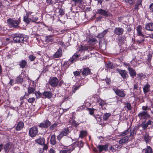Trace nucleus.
I'll return each mask as SVG.
<instances>
[{
    "instance_id": "nucleus-1",
    "label": "nucleus",
    "mask_w": 153,
    "mask_h": 153,
    "mask_svg": "<svg viewBox=\"0 0 153 153\" xmlns=\"http://www.w3.org/2000/svg\"><path fill=\"white\" fill-rule=\"evenodd\" d=\"M8 25L10 27H14L18 28L19 27V24L21 22L20 18H19L17 20L9 19L7 21Z\"/></svg>"
},
{
    "instance_id": "nucleus-2",
    "label": "nucleus",
    "mask_w": 153,
    "mask_h": 153,
    "mask_svg": "<svg viewBox=\"0 0 153 153\" xmlns=\"http://www.w3.org/2000/svg\"><path fill=\"white\" fill-rule=\"evenodd\" d=\"M136 128L134 127L133 128L131 129H130L128 128L127 130H126L123 132L121 133L120 135L121 136H124L127 134L130 131V134L129 137H131L132 138H134V137H133L136 134Z\"/></svg>"
},
{
    "instance_id": "nucleus-3",
    "label": "nucleus",
    "mask_w": 153,
    "mask_h": 153,
    "mask_svg": "<svg viewBox=\"0 0 153 153\" xmlns=\"http://www.w3.org/2000/svg\"><path fill=\"white\" fill-rule=\"evenodd\" d=\"M48 82L51 86L55 87L57 86L59 80L56 77H54L50 79Z\"/></svg>"
},
{
    "instance_id": "nucleus-4",
    "label": "nucleus",
    "mask_w": 153,
    "mask_h": 153,
    "mask_svg": "<svg viewBox=\"0 0 153 153\" xmlns=\"http://www.w3.org/2000/svg\"><path fill=\"white\" fill-rule=\"evenodd\" d=\"M38 131V128L37 127H33L30 129L29 134L31 137H34L37 135Z\"/></svg>"
},
{
    "instance_id": "nucleus-5",
    "label": "nucleus",
    "mask_w": 153,
    "mask_h": 153,
    "mask_svg": "<svg viewBox=\"0 0 153 153\" xmlns=\"http://www.w3.org/2000/svg\"><path fill=\"white\" fill-rule=\"evenodd\" d=\"M97 13L100 14L105 17H107L108 16H111V14L109 13L108 11L102 9H99L97 10Z\"/></svg>"
},
{
    "instance_id": "nucleus-6",
    "label": "nucleus",
    "mask_w": 153,
    "mask_h": 153,
    "mask_svg": "<svg viewBox=\"0 0 153 153\" xmlns=\"http://www.w3.org/2000/svg\"><path fill=\"white\" fill-rule=\"evenodd\" d=\"M138 116L140 119H146L150 115L147 111H143L138 114Z\"/></svg>"
},
{
    "instance_id": "nucleus-7",
    "label": "nucleus",
    "mask_w": 153,
    "mask_h": 153,
    "mask_svg": "<svg viewBox=\"0 0 153 153\" xmlns=\"http://www.w3.org/2000/svg\"><path fill=\"white\" fill-rule=\"evenodd\" d=\"M69 132V130L68 128L65 129L57 136V138L58 140H59L63 136L67 135Z\"/></svg>"
},
{
    "instance_id": "nucleus-8",
    "label": "nucleus",
    "mask_w": 153,
    "mask_h": 153,
    "mask_svg": "<svg viewBox=\"0 0 153 153\" xmlns=\"http://www.w3.org/2000/svg\"><path fill=\"white\" fill-rule=\"evenodd\" d=\"M113 90L114 91L116 94L119 97H124L125 95L124 92L123 91L120 90L119 89L114 88Z\"/></svg>"
},
{
    "instance_id": "nucleus-9",
    "label": "nucleus",
    "mask_w": 153,
    "mask_h": 153,
    "mask_svg": "<svg viewBox=\"0 0 153 153\" xmlns=\"http://www.w3.org/2000/svg\"><path fill=\"white\" fill-rule=\"evenodd\" d=\"M51 123L48 120L43 121L39 126L40 128H47L49 127L51 125Z\"/></svg>"
},
{
    "instance_id": "nucleus-10",
    "label": "nucleus",
    "mask_w": 153,
    "mask_h": 153,
    "mask_svg": "<svg viewBox=\"0 0 153 153\" xmlns=\"http://www.w3.org/2000/svg\"><path fill=\"white\" fill-rule=\"evenodd\" d=\"M117 71L120 74L123 79H124L128 77L127 72L125 70L117 69Z\"/></svg>"
},
{
    "instance_id": "nucleus-11",
    "label": "nucleus",
    "mask_w": 153,
    "mask_h": 153,
    "mask_svg": "<svg viewBox=\"0 0 153 153\" xmlns=\"http://www.w3.org/2000/svg\"><path fill=\"white\" fill-rule=\"evenodd\" d=\"M83 76H86L91 74V70L88 68H84L82 71L80 70Z\"/></svg>"
},
{
    "instance_id": "nucleus-12",
    "label": "nucleus",
    "mask_w": 153,
    "mask_h": 153,
    "mask_svg": "<svg viewBox=\"0 0 153 153\" xmlns=\"http://www.w3.org/2000/svg\"><path fill=\"white\" fill-rule=\"evenodd\" d=\"M15 42L23 43L24 38L21 35L15 36L13 39Z\"/></svg>"
},
{
    "instance_id": "nucleus-13",
    "label": "nucleus",
    "mask_w": 153,
    "mask_h": 153,
    "mask_svg": "<svg viewBox=\"0 0 153 153\" xmlns=\"http://www.w3.org/2000/svg\"><path fill=\"white\" fill-rule=\"evenodd\" d=\"M32 12H30V16L31 19V21L32 22L37 24L39 23V22H37L38 19V17L33 15Z\"/></svg>"
},
{
    "instance_id": "nucleus-14",
    "label": "nucleus",
    "mask_w": 153,
    "mask_h": 153,
    "mask_svg": "<svg viewBox=\"0 0 153 153\" xmlns=\"http://www.w3.org/2000/svg\"><path fill=\"white\" fill-rule=\"evenodd\" d=\"M124 31L123 29L121 27H116L114 30V33L118 35L122 34Z\"/></svg>"
},
{
    "instance_id": "nucleus-15",
    "label": "nucleus",
    "mask_w": 153,
    "mask_h": 153,
    "mask_svg": "<svg viewBox=\"0 0 153 153\" xmlns=\"http://www.w3.org/2000/svg\"><path fill=\"white\" fill-rule=\"evenodd\" d=\"M75 147L74 145L71 146L69 148L67 149L66 150L60 151L59 152V153H70L74 149Z\"/></svg>"
},
{
    "instance_id": "nucleus-16",
    "label": "nucleus",
    "mask_w": 153,
    "mask_h": 153,
    "mask_svg": "<svg viewBox=\"0 0 153 153\" xmlns=\"http://www.w3.org/2000/svg\"><path fill=\"white\" fill-rule=\"evenodd\" d=\"M128 139L129 136H125L119 140V143L121 145H122L123 144L127 143Z\"/></svg>"
},
{
    "instance_id": "nucleus-17",
    "label": "nucleus",
    "mask_w": 153,
    "mask_h": 153,
    "mask_svg": "<svg viewBox=\"0 0 153 153\" xmlns=\"http://www.w3.org/2000/svg\"><path fill=\"white\" fill-rule=\"evenodd\" d=\"M142 29V26L141 25H139L136 27V30L137 32L138 36H142L143 37H146V36L143 34L141 30Z\"/></svg>"
},
{
    "instance_id": "nucleus-18",
    "label": "nucleus",
    "mask_w": 153,
    "mask_h": 153,
    "mask_svg": "<svg viewBox=\"0 0 153 153\" xmlns=\"http://www.w3.org/2000/svg\"><path fill=\"white\" fill-rule=\"evenodd\" d=\"M30 16V12L27 13L26 15L24 17V21L27 24L29 23L31 21V19Z\"/></svg>"
},
{
    "instance_id": "nucleus-19",
    "label": "nucleus",
    "mask_w": 153,
    "mask_h": 153,
    "mask_svg": "<svg viewBox=\"0 0 153 153\" xmlns=\"http://www.w3.org/2000/svg\"><path fill=\"white\" fill-rule=\"evenodd\" d=\"M62 55V49L59 48L58 50L53 55L54 58H58L60 57Z\"/></svg>"
},
{
    "instance_id": "nucleus-20",
    "label": "nucleus",
    "mask_w": 153,
    "mask_h": 153,
    "mask_svg": "<svg viewBox=\"0 0 153 153\" xmlns=\"http://www.w3.org/2000/svg\"><path fill=\"white\" fill-rule=\"evenodd\" d=\"M128 70L129 71V74L130 76L132 78L135 76L136 74V73L134 70L130 67L128 68Z\"/></svg>"
},
{
    "instance_id": "nucleus-21",
    "label": "nucleus",
    "mask_w": 153,
    "mask_h": 153,
    "mask_svg": "<svg viewBox=\"0 0 153 153\" xmlns=\"http://www.w3.org/2000/svg\"><path fill=\"white\" fill-rule=\"evenodd\" d=\"M145 29L147 30L153 31V23H148L146 25Z\"/></svg>"
},
{
    "instance_id": "nucleus-22",
    "label": "nucleus",
    "mask_w": 153,
    "mask_h": 153,
    "mask_svg": "<svg viewBox=\"0 0 153 153\" xmlns=\"http://www.w3.org/2000/svg\"><path fill=\"white\" fill-rule=\"evenodd\" d=\"M96 100H94V102L98 103L101 106H104L105 104V102L103 100H101L100 98H98L96 99Z\"/></svg>"
},
{
    "instance_id": "nucleus-23",
    "label": "nucleus",
    "mask_w": 153,
    "mask_h": 153,
    "mask_svg": "<svg viewBox=\"0 0 153 153\" xmlns=\"http://www.w3.org/2000/svg\"><path fill=\"white\" fill-rule=\"evenodd\" d=\"M100 152H101L103 151H106L108 149V146L107 145H99L97 146Z\"/></svg>"
},
{
    "instance_id": "nucleus-24",
    "label": "nucleus",
    "mask_w": 153,
    "mask_h": 153,
    "mask_svg": "<svg viewBox=\"0 0 153 153\" xmlns=\"http://www.w3.org/2000/svg\"><path fill=\"white\" fill-rule=\"evenodd\" d=\"M24 123L21 121L19 122L17 124L16 127V129L17 131H19L22 128L24 127Z\"/></svg>"
},
{
    "instance_id": "nucleus-25",
    "label": "nucleus",
    "mask_w": 153,
    "mask_h": 153,
    "mask_svg": "<svg viewBox=\"0 0 153 153\" xmlns=\"http://www.w3.org/2000/svg\"><path fill=\"white\" fill-rule=\"evenodd\" d=\"M35 141L39 144L43 145L45 143V139L44 137H40L36 140Z\"/></svg>"
},
{
    "instance_id": "nucleus-26",
    "label": "nucleus",
    "mask_w": 153,
    "mask_h": 153,
    "mask_svg": "<svg viewBox=\"0 0 153 153\" xmlns=\"http://www.w3.org/2000/svg\"><path fill=\"white\" fill-rule=\"evenodd\" d=\"M12 144L8 143H7L4 146V151L5 152L7 153L9 151V149L12 147Z\"/></svg>"
},
{
    "instance_id": "nucleus-27",
    "label": "nucleus",
    "mask_w": 153,
    "mask_h": 153,
    "mask_svg": "<svg viewBox=\"0 0 153 153\" xmlns=\"http://www.w3.org/2000/svg\"><path fill=\"white\" fill-rule=\"evenodd\" d=\"M150 85L148 84H146L143 88L144 93L146 94L147 93L150 91Z\"/></svg>"
},
{
    "instance_id": "nucleus-28",
    "label": "nucleus",
    "mask_w": 153,
    "mask_h": 153,
    "mask_svg": "<svg viewBox=\"0 0 153 153\" xmlns=\"http://www.w3.org/2000/svg\"><path fill=\"white\" fill-rule=\"evenodd\" d=\"M43 95L46 98L49 99L52 97V93L50 91H45L43 93Z\"/></svg>"
},
{
    "instance_id": "nucleus-29",
    "label": "nucleus",
    "mask_w": 153,
    "mask_h": 153,
    "mask_svg": "<svg viewBox=\"0 0 153 153\" xmlns=\"http://www.w3.org/2000/svg\"><path fill=\"white\" fill-rule=\"evenodd\" d=\"M53 37L50 36H46L45 38V41L46 42H52L53 41Z\"/></svg>"
},
{
    "instance_id": "nucleus-30",
    "label": "nucleus",
    "mask_w": 153,
    "mask_h": 153,
    "mask_svg": "<svg viewBox=\"0 0 153 153\" xmlns=\"http://www.w3.org/2000/svg\"><path fill=\"white\" fill-rule=\"evenodd\" d=\"M121 146H119L117 145H114L112 146H111L110 147V149L111 150H112L113 151H118L119 150L120 148H121Z\"/></svg>"
},
{
    "instance_id": "nucleus-31",
    "label": "nucleus",
    "mask_w": 153,
    "mask_h": 153,
    "mask_svg": "<svg viewBox=\"0 0 153 153\" xmlns=\"http://www.w3.org/2000/svg\"><path fill=\"white\" fill-rule=\"evenodd\" d=\"M145 153H152L153 152L152 148L149 146H147V148L143 150Z\"/></svg>"
},
{
    "instance_id": "nucleus-32",
    "label": "nucleus",
    "mask_w": 153,
    "mask_h": 153,
    "mask_svg": "<svg viewBox=\"0 0 153 153\" xmlns=\"http://www.w3.org/2000/svg\"><path fill=\"white\" fill-rule=\"evenodd\" d=\"M108 31V29L105 30L99 34L97 37L99 38H101L106 34Z\"/></svg>"
},
{
    "instance_id": "nucleus-33",
    "label": "nucleus",
    "mask_w": 153,
    "mask_h": 153,
    "mask_svg": "<svg viewBox=\"0 0 153 153\" xmlns=\"http://www.w3.org/2000/svg\"><path fill=\"white\" fill-rule=\"evenodd\" d=\"M24 76H22V75H20L18 76L16 79V82L17 83H21L23 81Z\"/></svg>"
},
{
    "instance_id": "nucleus-34",
    "label": "nucleus",
    "mask_w": 153,
    "mask_h": 153,
    "mask_svg": "<svg viewBox=\"0 0 153 153\" xmlns=\"http://www.w3.org/2000/svg\"><path fill=\"white\" fill-rule=\"evenodd\" d=\"M84 143L82 141H79L78 142H76L74 143L72 146L74 145L75 148L76 147V145H77L79 148H82L83 147Z\"/></svg>"
},
{
    "instance_id": "nucleus-35",
    "label": "nucleus",
    "mask_w": 153,
    "mask_h": 153,
    "mask_svg": "<svg viewBox=\"0 0 153 153\" xmlns=\"http://www.w3.org/2000/svg\"><path fill=\"white\" fill-rule=\"evenodd\" d=\"M51 143L53 145H54L56 143V141L55 139V135H53L51 136Z\"/></svg>"
},
{
    "instance_id": "nucleus-36",
    "label": "nucleus",
    "mask_w": 153,
    "mask_h": 153,
    "mask_svg": "<svg viewBox=\"0 0 153 153\" xmlns=\"http://www.w3.org/2000/svg\"><path fill=\"white\" fill-rule=\"evenodd\" d=\"M79 55L76 53H75L73 55L71 58L70 59L71 62H73L74 61H76V59L79 57Z\"/></svg>"
},
{
    "instance_id": "nucleus-37",
    "label": "nucleus",
    "mask_w": 153,
    "mask_h": 153,
    "mask_svg": "<svg viewBox=\"0 0 153 153\" xmlns=\"http://www.w3.org/2000/svg\"><path fill=\"white\" fill-rule=\"evenodd\" d=\"M27 64V62L25 60H22L19 62V65L22 68H24Z\"/></svg>"
},
{
    "instance_id": "nucleus-38",
    "label": "nucleus",
    "mask_w": 153,
    "mask_h": 153,
    "mask_svg": "<svg viewBox=\"0 0 153 153\" xmlns=\"http://www.w3.org/2000/svg\"><path fill=\"white\" fill-rule=\"evenodd\" d=\"M111 116V114L109 113H106L103 115V119L105 120H107Z\"/></svg>"
},
{
    "instance_id": "nucleus-39",
    "label": "nucleus",
    "mask_w": 153,
    "mask_h": 153,
    "mask_svg": "<svg viewBox=\"0 0 153 153\" xmlns=\"http://www.w3.org/2000/svg\"><path fill=\"white\" fill-rule=\"evenodd\" d=\"M87 132L85 131H81L80 132L79 134V137L81 138H83L86 135Z\"/></svg>"
},
{
    "instance_id": "nucleus-40",
    "label": "nucleus",
    "mask_w": 153,
    "mask_h": 153,
    "mask_svg": "<svg viewBox=\"0 0 153 153\" xmlns=\"http://www.w3.org/2000/svg\"><path fill=\"white\" fill-rule=\"evenodd\" d=\"M35 90V89L33 87L29 86L28 88V92L30 94L33 93Z\"/></svg>"
},
{
    "instance_id": "nucleus-41",
    "label": "nucleus",
    "mask_w": 153,
    "mask_h": 153,
    "mask_svg": "<svg viewBox=\"0 0 153 153\" xmlns=\"http://www.w3.org/2000/svg\"><path fill=\"white\" fill-rule=\"evenodd\" d=\"M125 1L126 4L130 5L134 2V0H125Z\"/></svg>"
},
{
    "instance_id": "nucleus-42",
    "label": "nucleus",
    "mask_w": 153,
    "mask_h": 153,
    "mask_svg": "<svg viewBox=\"0 0 153 153\" xmlns=\"http://www.w3.org/2000/svg\"><path fill=\"white\" fill-rule=\"evenodd\" d=\"M106 67L108 68H113V65L111 62H108L106 64Z\"/></svg>"
},
{
    "instance_id": "nucleus-43",
    "label": "nucleus",
    "mask_w": 153,
    "mask_h": 153,
    "mask_svg": "<svg viewBox=\"0 0 153 153\" xmlns=\"http://www.w3.org/2000/svg\"><path fill=\"white\" fill-rule=\"evenodd\" d=\"M125 107H126L128 110H131V104L129 103H127L126 104Z\"/></svg>"
},
{
    "instance_id": "nucleus-44",
    "label": "nucleus",
    "mask_w": 153,
    "mask_h": 153,
    "mask_svg": "<svg viewBox=\"0 0 153 153\" xmlns=\"http://www.w3.org/2000/svg\"><path fill=\"white\" fill-rule=\"evenodd\" d=\"M141 5V2L140 1H137L136 4L135 6L134 7V9H139L138 7L139 5Z\"/></svg>"
},
{
    "instance_id": "nucleus-45",
    "label": "nucleus",
    "mask_w": 153,
    "mask_h": 153,
    "mask_svg": "<svg viewBox=\"0 0 153 153\" xmlns=\"http://www.w3.org/2000/svg\"><path fill=\"white\" fill-rule=\"evenodd\" d=\"M90 42L91 43L94 44L96 42H97V41L95 38H92L90 39Z\"/></svg>"
},
{
    "instance_id": "nucleus-46",
    "label": "nucleus",
    "mask_w": 153,
    "mask_h": 153,
    "mask_svg": "<svg viewBox=\"0 0 153 153\" xmlns=\"http://www.w3.org/2000/svg\"><path fill=\"white\" fill-rule=\"evenodd\" d=\"M35 100V98L34 97L30 98L28 99V101L29 103H33Z\"/></svg>"
},
{
    "instance_id": "nucleus-47",
    "label": "nucleus",
    "mask_w": 153,
    "mask_h": 153,
    "mask_svg": "<svg viewBox=\"0 0 153 153\" xmlns=\"http://www.w3.org/2000/svg\"><path fill=\"white\" fill-rule=\"evenodd\" d=\"M144 139L146 143H149V139L148 136L147 135H145L144 137Z\"/></svg>"
},
{
    "instance_id": "nucleus-48",
    "label": "nucleus",
    "mask_w": 153,
    "mask_h": 153,
    "mask_svg": "<svg viewBox=\"0 0 153 153\" xmlns=\"http://www.w3.org/2000/svg\"><path fill=\"white\" fill-rule=\"evenodd\" d=\"M36 57L33 55H30L29 56V58L31 61H33L35 59Z\"/></svg>"
},
{
    "instance_id": "nucleus-49",
    "label": "nucleus",
    "mask_w": 153,
    "mask_h": 153,
    "mask_svg": "<svg viewBox=\"0 0 153 153\" xmlns=\"http://www.w3.org/2000/svg\"><path fill=\"white\" fill-rule=\"evenodd\" d=\"M89 114L91 115H93L94 114V111L95 110V109L94 108H89L88 109Z\"/></svg>"
},
{
    "instance_id": "nucleus-50",
    "label": "nucleus",
    "mask_w": 153,
    "mask_h": 153,
    "mask_svg": "<svg viewBox=\"0 0 153 153\" xmlns=\"http://www.w3.org/2000/svg\"><path fill=\"white\" fill-rule=\"evenodd\" d=\"M72 1L74 2L76 4L78 3L82 4V1L81 0H72Z\"/></svg>"
},
{
    "instance_id": "nucleus-51",
    "label": "nucleus",
    "mask_w": 153,
    "mask_h": 153,
    "mask_svg": "<svg viewBox=\"0 0 153 153\" xmlns=\"http://www.w3.org/2000/svg\"><path fill=\"white\" fill-rule=\"evenodd\" d=\"M148 126V125L147 123L143 124L141 125V126L144 130Z\"/></svg>"
},
{
    "instance_id": "nucleus-52",
    "label": "nucleus",
    "mask_w": 153,
    "mask_h": 153,
    "mask_svg": "<svg viewBox=\"0 0 153 153\" xmlns=\"http://www.w3.org/2000/svg\"><path fill=\"white\" fill-rule=\"evenodd\" d=\"M35 94L37 98L40 97L42 95V94L39 92H35Z\"/></svg>"
},
{
    "instance_id": "nucleus-53",
    "label": "nucleus",
    "mask_w": 153,
    "mask_h": 153,
    "mask_svg": "<svg viewBox=\"0 0 153 153\" xmlns=\"http://www.w3.org/2000/svg\"><path fill=\"white\" fill-rule=\"evenodd\" d=\"M57 126L56 124H54L53 125H52V126H51L50 127V128L51 130H53L54 129V128H55Z\"/></svg>"
},
{
    "instance_id": "nucleus-54",
    "label": "nucleus",
    "mask_w": 153,
    "mask_h": 153,
    "mask_svg": "<svg viewBox=\"0 0 153 153\" xmlns=\"http://www.w3.org/2000/svg\"><path fill=\"white\" fill-rule=\"evenodd\" d=\"M59 13L60 15H62L64 14V11L62 9H61L59 10Z\"/></svg>"
},
{
    "instance_id": "nucleus-55",
    "label": "nucleus",
    "mask_w": 153,
    "mask_h": 153,
    "mask_svg": "<svg viewBox=\"0 0 153 153\" xmlns=\"http://www.w3.org/2000/svg\"><path fill=\"white\" fill-rule=\"evenodd\" d=\"M46 2L48 4H53V3L52 1V0H46Z\"/></svg>"
},
{
    "instance_id": "nucleus-56",
    "label": "nucleus",
    "mask_w": 153,
    "mask_h": 153,
    "mask_svg": "<svg viewBox=\"0 0 153 153\" xmlns=\"http://www.w3.org/2000/svg\"><path fill=\"white\" fill-rule=\"evenodd\" d=\"M98 98H100L98 97V96L97 95H94L93 96L92 99L93 101L94 102V100H96V99H97Z\"/></svg>"
},
{
    "instance_id": "nucleus-57",
    "label": "nucleus",
    "mask_w": 153,
    "mask_h": 153,
    "mask_svg": "<svg viewBox=\"0 0 153 153\" xmlns=\"http://www.w3.org/2000/svg\"><path fill=\"white\" fill-rule=\"evenodd\" d=\"M142 109L144 111H146L147 110H149L150 108H149L147 106H143L142 107Z\"/></svg>"
},
{
    "instance_id": "nucleus-58",
    "label": "nucleus",
    "mask_w": 153,
    "mask_h": 153,
    "mask_svg": "<svg viewBox=\"0 0 153 153\" xmlns=\"http://www.w3.org/2000/svg\"><path fill=\"white\" fill-rule=\"evenodd\" d=\"M149 8L150 10V11L152 12H153V3L151 4H150Z\"/></svg>"
},
{
    "instance_id": "nucleus-59",
    "label": "nucleus",
    "mask_w": 153,
    "mask_h": 153,
    "mask_svg": "<svg viewBox=\"0 0 153 153\" xmlns=\"http://www.w3.org/2000/svg\"><path fill=\"white\" fill-rule=\"evenodd\" d=\"M80 72L78 71H76L74 72V74L75 76H78L80 74Z\"/></svg>"
},
{
    "instance_id": "nucleus-60",
    "label": "nucleus",
    "mask_w": 153,
    "mask_h": 153,
    "mask_svg": "<svg viewBox=\"0 0 153 153\" xmlns=\"http://www.w3.org/2000/svg\"><path fill=\"white\" fill-rule=\"evenodd\" d=\"M79 88V86H76L75 87H74V90H73V92L74 93H75L77 89H78Z\"/></svg>"
},
{
    "instance_id": "nucleus-61",
    "label": "nucleus",
    "mask_w": 153,
    "mask_h": 153,
    "mask_svg": "<svg viewBox=\"0 0 153 153\" xmlns=\"http://www.w3.org/2000/svg\"><path fill=\"white\" fill-rule=\"evenodd\" d=\"M43 149L44 150H46L48 149V146L47 145V144H45L43 145Z\"/></svg>"
},
{
    "instance_id": "nucleus-62",
    "label": "nucleus",
    "mask_w": 153,
    "mask_h": 153,
    "mask_svg": "<svg viewBox=\"0 0 153 153\" xmlns=\"http://www.w3.org/2000/svg\"><path fill=\"white\" fill-rule=\"evenodd\" d=\"M144 41V39H142L141 40H137V42L139 43L140 44L143 42Z\"/></svg>"
},
{
    "instance_id": "nucleus-63",
    "label": "nucleus",
    "mask_w": 153,
    "mask_h": 153,
    "mask_svg": "<svg viewBox=\"0 0 153 153\" xmlns=\"http://www.w3.org/2000/svg\"><path fill=\"white\" fill-rule=\"evenodd\" d=\"M105 81L106 82L107 84H109V82H110V79H108V78H106L105 79Z\"/></svg>"
},
{
    "instance_id": "nucleus-64",
    "label": "nucleus",
    "mask_w": 153,
    "mask_h": 153,
    "mask_svg": "<svg viewBox=\"0 0 153 153\" xmlns=\"http://www.w3.org/2000/svg\"><path fill=\"white\" fill-rule=\"evenodd\" d=\"M88 48L87 47H83V46H81V49L82 50H87L88 49Z\"/></svg>"
}]
</instances>
